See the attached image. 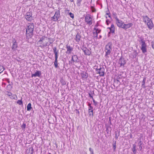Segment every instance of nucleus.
I'll use <instances>...</instances> for the list:
<instances>
[{"instance_id":"aec40b11","label":"nucleus","mask_w":154,"mask_h":154,"mask_svg":"<svg viewBox=\"0 0 154 154\" xmlns=\"http://www.w3.org/2000/svg\"><path fill=\"white\" fill-rule=\"evenodd\" d=\"M41 75V72L40 71H37L35 73L32 74V77L33 76H40Z\"/></svg>"},{"instance_id":"8fccbe9b","label":"nucleus","mask_w":154,"mask_h":154,"mask_svg":"<svg viewBox=\"0 0 154 154\" xmlns=\"http://www.w3.org/2000/svg\"><path fill=\"white\" fill-rule=\"evenodd\" d=\"M77 113H79V112L77 110Z\"/></svg>"},{"instance_id":"cd10ccee","label":"nucleus","mask_w":154,"mask_h":154,"mask_svg":"<svg viewBox=\"0 0 154 154\" xmlns=\"http://www.w3.org/2000/svg\"><path fill=\"white\" fill-rule=\"evenodd\" d=\"M31 104L30 103H29L27 107V111H30L31 109L32 108V107H31Z\"/></svg>"},{"instance_id":"a211bd4d","label":"nucleus","mask_w":154,"mask_h":154,"mask_svg":"<svg viewBox=\"0 0 154 154\" xmlns=\"http://www.w3.org/2000/svg\"><path fill=\"white\" fill-rule=\"evenodd\" d=\"M53 52L55 55V57H58V50L57 49L56 47H54L53 48Z\"/></svg>"},{"instance_id":"4be33fe9","label":"nucleus","mask_w":154,"mask_h":154,"mask_svg":"<svg viewBox=\"0 0 154 154\" xmlns=\"http://www.w3.org/2000/svg\"><path fill=\"white\" fill-rule=\"evenodd\" d=\"M110 32L112 33H114L115 31V27L113 24L111 25L110 28H109Z\"/></svg>"},{"instance_id":"4c0bfd02","label":"nucleus","mask_w":154,"mask_h":154,"mask_svg":"<svg viewBox=\"0 0 154 154\" xmlns=\"http://www.w3.org/2000/svg\"><path fill=\"white\" fill-rule=\"evenodd\" d=\"M142 87L143 88H146V87L145 85V84H142Z\"/></svg>"},{"instance_id":"473e14b6","label":"nucleus","mask_w":154,"mask_h":154,"mask_svg":"<svg viewBox=\"0 0 154 154\" xmlns=\"http://www.w3.org/2000/svg\"><path fill=\"white\" fill-rule=\"evenodd\" d=\"M26 127V124L25 123H23V125L21 126V127L23 129H25Z\"/></svg>"},{"instance_id":"7c9ffc66","label":"nucleus","mask_w":154,"mask_h":154,"mask_svg":"<svg viewBox=\"0 0 154 154\" xmlns=\"http://www.w3.org/2000/svg\"><path fill=\"white\" fill-rule=\"evenodd\" d=\"M139 140V142L138 143V145L139 146H140V145H142L143 144V142L140 139H138Z\"/></svg>"},{"instance_id":"72a5a7b5","label":"nucleus","mask_w":154,"mask_h":154,"mask_svg":"<svg viewBox=\"0 0 154 154\" xmlns=\"http://www.w3.org/2000/svg\"><path fill=\"white\" fill-rule=\"evenodd\" d=\"M93 101L94 103V104L95 106H96L97 104V102L94 99V98H93Z\"/></svg>"},{"instance_id":"6e6552de","label":"nucleus","mask_w":154,"mask_h":154,"mask_svg":"<svg viewBox=\"0 0 154 154\" xmlns=\"http://www.w3.org/2000/svg\"><path fill=\"white\" fill-rule=\"evenodd\" d=\"M141 50L142 52L144 54L147 51L146 45L145 42L143 41H141Z\"/></svg>"},{"instance_id":"f03ea898","label":"nucleus","mask_w":154,"mask_h":154,"mask_svg":"<svg viewBox=\"0 0 154 154\" xmlns=\"http://www.w3.org/2000/svg\"><path fill=\"white\" fill-rule=\"evenodd\" d=\"M143 21L146 23L149 29H152L153 27V24L152 21L147 16L143 17Z\"/></svg>"},{"instance_id":"39448f33","label":"nucleus","mask_w":154,"mask_h":154,"mask_svg":"<svg viewBox=\"0 0 154 154\" xmlns=\"http://www.w3.org/2000/svg\"><path fill=\"white\" fill-rule=\"evenodd\" d=\"M96 72L100 74V76H103L104 74L105 69L103 66H97L96 68Z\"/></svg>"},{"instance_id":"b1692460","label":"nucleus","mask_w":154,"mask_h":154,"mask_svg":"<svg viewBox=\"0 0 154 154\" xmlns=\"http://www.w3.org/2000/svg\"><path fill=\"white\" fill-rule=\"evenodd\" d=\"M80 75H80V76H81L82 77H85L86 76H87V74L84 72H82L80 73Z\"/></svg>"},{"instance_id":"6e6d98bb","label":"nucleus","mask_w":154,"mask_h":154,"mask_svg":"<svg viewBox=\"0 0 154 154\" xmlns=\"http://www.w3.org/2000/svg\"><path fill=\"white\" fill-rule=\"evenodd\" d=\"M109 17H110V16L109 15Z\"/></svg>"},{"instance_id":"f704fd0d","label":"nucleus","mask_w":154,"mask_h":154,"mask_svg":"<svg viewBox=\"0 0 154 154\" xmlns=\"http://www.w3.org/2000/svg\"><path fill=\"white\" fill-rule=\"evenodd\" d=\"M29 151H31V152L30 153V154H32L33 153V149L32 148H30L29 149Z\"/></svg>"},{"instance_id":"393cba45","label":"nucleus","mask_w":154,"mask_h":154,"mask_svg":"<svg viewBox=\"0 0 154 154\" xmlns=\"http://www.w3.org/2000/svg\"><path fill=\"white\" fill-rule=\"evenodd\" d=\"M60 82L63 85H64L66 84V82L63 78H61Z\"/></svg>"},{"instance_id":"de8ad7c7","label":"nucleus","mask_w":154,"mask_h":154,"mask_svg":"<svg viewBox=\"0 0 154 154\" xmlns=\"http://www.w3.org/2000/svg\"><path fill=\"white\" fill-rule=\"evenodd\" d=\"M91 154H94L93 151H92L91 152Z\"/></svg>"},{"instance_id":"f3484780","label":"nucleus","mask_w":154,"mask_h":154,"mask_svg":"<svg viewBox=\"0 0 154 154\" xmlns=\"http://www.w3.org/2000/svg\"><path fill=\"white\" fill-rule=\"evenodd\" d=\"M17 47V45L16 42L15 41L14 42L13 41V45L11 47L12 50L13 51H15Z\"/></svg>"},{"instance_id":"58836bf2","label":"nucleus","mask_w":154,"mask_h":154,"mask_svg":"<svg viewBox=\"0 0 154 154\" xmlns=\"http://www.w3.org/2000/svg\"><path fill=\"white\" fill-rule=\"evenodd\" d=\"M113 150L114 151L116 149V145H113Z\"/></svg>"},{"instance_id":"6ab92c4d","label":"nucleus","mask_w":154,"mask_h":154,"mask_svg":"<svg viewBox=\"0 0 154 154\" xmlns=\"http://www.w3.org/2000/svg\"><path fill=\"white\" fill-rule=\"evenodd\" d=\"M119 63L120 64L121 66H123L125 63L124 59L122 58H120L119 60Z\"/></svg>"},{"instance_id":"f257e3e1","label":"nucleus","mask_w":154,"mask_h":154,"mask_svg":"<svg viewBox=\"0 0 154 154\" xmlns=\"http://www.w3.org/2000/svg\"><path fill=\"white\" fill-rule=\"evenodd\" d=\"M34 25L33 23H29L27 25L26 30V37L31 38L33 35V29Z\"/></svg>"},{"instance_id":"c85d7f7f","label":"nucleus","mask_w":154,"mask_h":154,"mask_svg":"<svg viewBox=\"0 0 154 154\" xmlns=\"http://www.w3.org/2000/svg\"><path fill=\"white\" fill-rule=\"evenodd\" d=\"M5 69L3 66H2L0 65V73L2 72Z\"/></svg>"},{"instance_id":"1a4fd4ad","label":"nucleus","mask_w":154,"mask_h":154,"mask_svg":"<svg viewBox=\"0 0 154 154\" xmlns=\"http://www.w3.org/2000/svg\"><path fill=\"white\" fill-rule=\"evenodd\" d=\"M92 18L89 15H87L85 17V22L90 25L92 24Z\"/></svg>"},{"instance_id":"4468645a","label":"nucleus","mask_w":154,"mask_h":154,"mask_svg":"<svg viewBox=\"0 0 154 154\" xmlns=\"http://www.w3.org/2000/svg\"><path fill=\"white\" fill-rule=\"evenodd\" d=\"M132 25L133 24L132 23H131L126 24H123L122 28H123L125 29H127L131 27Z\"/></svg>"},{"instance_id":"423d86ee","label":"nucleus","mask_w":154,"mask_h":154,"mask_svg":"<svg viewBox=\"0 0 154 154\" xmlns=\"http://www.w3.org/2000/svg\"><path fill=\"white\" fill-rule=\"evenodd\" d=\"M98 25L97 24L95 26L93 32V35L94 38L97 37V34L100 32V29H99L97 27Z\"/></svg>"},{"instance_id":"3c124183","label":"nucleus","mask_w":154,"mask_h":154,"mask_svg":"<svg viewBox=\"0 0 154 154\" xmlns=\"http://www.w3.org/2000/svg\"><path fill=\"white\" fill-rule=\"evenodd\" d=\"M70 1L72 2H73V0H70Z\"/></svg>"},{"instance_id":"f8f14e48","label":"nucleus","mask_w":154,"mask_h":154,"mask_svg":"<svg viewBox=\"0 0 154 154\" xmlns=\"http://www.w3.org/2000/svg\"><path fill=\"white\" fill-rule=\"evenodd\" d=\"M82 50L85 55H89L91 53V51L86 48L83 47L82 48Z\"/></svg>"},{"instance_id":"c756f323","label":"nucleus","mask_w":154,"mask_h":154,"mask_svg":"<svg viewBox=\"0 0 154 154\" xmlns=\"http://www.w3.org/2000/svg\"><path fill=\"white\" fill-rule=\"evenodd\" d=\"M17 103L19 105H23V102L21 100H18L17 101Z\"/></svg>"},{"instance_id":"09e8293b","label":"nucleus","mask_w":154,"mask_h":154,"mask_svg":"<svg viewBox=\"0 0 154 154\" xmlns=\"http://www.w3.org/2000/svg\"><path fill=\"white\" fill-rule=\"evenodd\" d=\"M88 106L89 107L91 106V104L89 103H88Z\"/></svg>"},{"instance_id":"49530a36","label":"nucleus","mask_w":154,"mask_h":154,"mask_svg":"<svg viewBox=\"0 0 154 154\" xmlns=\"http://www.w3.org/2000/svg\"><path fill=\"white\" fill-rule=\"evenodd\" d=\"M89 109H93V107L91 106L89 107Z\"/></svg>"},{"instance_id":"5701e85b","label":"nucleus","mask_w":154,"mask_h":154,"mask_svg":"<svg viewBox=\"0 0 154 154\" xmlns=\"http://www.w3.org/2000/svg\"><path fill=\"white\" fill-rule=\"evenodd\" d=\"M57 58L58 57H55V61L54 62V65L56 68L58 67V64L57 61Z\"/></svg>"},{"instance_id":"ea45409f","label":"nucleus","mask_w":154,"mask_h":154,"mask_svg":"<svg viewBox=\"0 0 154 154\" xmlns=\"http://www.w3.org/2000/svg\"><path fill=\"white\" fill-rule=\"evenodd\" d=\"M89 96L90 97H91L92 98V99H93V96L91 94L89 93Z\"/></svg>"},{"instance_id":"2eb2a0df","label":"nucleus","mask_w":154,"mask_h":154,"mask_svg":"<svg viewBox=\"0 0 154 154\" xmlns=\"http://www.w3.org/2000/svg\"><path fill=\"white\" fill-rule=\"evenodd\" d=\"M66 48L67 50L66 52V53L67 54H70L73 50V48L68 45H66Z\"/></svg>"},{"instance_id":"bb28decb","label":"nucleus","mask_w":154,"mask_h":154,"mask_svg":"<svg viewBox=\"0 0 154 154\" xmlns=\"http://www.w3.org/2000/svg\"><path fill=\"white\" fill-rule=\"evenodd\" d=\"M136 145L135 144H133V148L132 149V151L133 152L134 154H136Z\"/></svg>"},{"instance_id":"412c9836","label":"nucleus","mask_w":154,"mask_h":154,"mask_svg":"<svg viewBox=\"0 0 154 154\" xmlns=\"http://www.w3.org/2000/svg\"><path fill=\"white\" fill-rule=\"evenodd\" d=\"M81 37V36L80 35L79 33H77L76 36L75 38L76 41L79 42L80 41Z\"/></svg>"},{"instance_id":"dca6fc26","label":"nucleus","mask_w":154,"mask_h":154,"mask_svg":"<svg viewBox=\"0 0 154 154\" xmlns=\"http://www.w3.org/2000/svg\"><path fill=\"white\" fill-rule=\"evenodd\" d=\"M6 94L9 97H10V98L12 99H15L16 97H17L16 95L14 94L13 95H12V93L8 91H6Z\"/></svg>"},{"instance_id":"864d4df0","label":"nucleus","mask_w":154,"mask_h":154,"mask_svg":"<svg viewBox=\"0 0 154 154\" xmlns=\"http://www.w3.org/2000/svg\"><path fill=\"white\" fill-rule=\"evenodd\" d=\"M48 154H51V153H49Z\"/></svg>"},{"instance_id":"79ce46f5","label":"nucleus","mask_w":154,"mask_h":154,"mask_svg":"<svg viewBox=\"0 0 154 154\" xmlns=\"http://www.w3.org/2000/svg\"><path fill=\"white\" fill-rule=\"evenodd\" d=\"M116 141H115L114 142L113 141V144H112V145H116Z\"/></svg>"},{"instance_id":"37998d69","label":"nucleus","mask_w":154,"mask_h":154,"mask_svg":"<svg viewBox=\"0 0 154 154\" xmlns=\"http://www.w3.org/2000/svg\"><path fill=\"white\" fill-rule=\"evenodd\" d=\"M152 47L154 49V42H153L152 44Z\"/></svg>"},{"instance_id":"a878e982","label":"nucleus","mask_w":154,"mask_h":154,"mask_svg":"<svg viewBox=\"0 0 154 154\" xmlns=\"http://www.w3.org/2000/svg\"><path fill=\"white\" fill-rule=\"evenodd\" d=\"M93 109H88L89 113L90 116L91 115L92 116H93Z\"/></svg>"},{"instance_id":"c9c22d12","label":"nucleus","mask_w":154,"mask_h":154,"mask_svg":"<svg viewBox=\"0 0 154 154\" xmlns=\"http://www.w3.org/2000/svg\"><path fill=\"white\" fill-rule=\"evenodd\" d=\"M69 14L71 17L72 18H74V14L70 12L69 13Z\"/></svg>"},{"instance_id":"a18cd8bd","label":"nucleus","mask_w":154,"mask_h":154,"mask_svg":"<svg viewBox=\"0 0 154 154\" xmlns=\"http://www.w3.org/2000/svg\"><path fill=\"white\" fill-rule=\"evenodd\" d=\"M139 146V148L140 149V150H141L142 149V145H140V146Z\"/></svg>"},{"instance_id":"0eeeda50","label":"nucleus","mask_w":154,"mask_h":154,"mask_svg":"<svg viewBox=\"0 0 154 154\" xmlns=\"http://www.w3.org/2000/svg\"><path fill=\"white\" fill-rule=\"evenodd\" d=\"M60 15L59 10H57L55 13L54 15L52 17L51 20L54 21H57Z\"/></svg>"},{"instance_id":"603ef678","label":"nucleus","mask_w":154,"mask_h":154,"mask_svg":"<svg viewBox=\"0 0 154 154\" xmlns=\"http://www.w3.org/2000/svg\"><path fill=\"white\" fill-rule=\"evenodd\" d=\"M50 44H51L52 43L51 42H50Z\"/></svg>"},{"instance_id":"c03bdc74","label":"nucleus","mask_w":154,"mask_h":154,"mask_svg":"<svg viewBox=\"0 0 154 154\" xmlns=\"http://www.w3.org/2000/svg\"><path fill=\"white\" fill-rule=\"evenodd\" d=\"M89 151L90 152H91L92 151H93V149H92L91 148H89Z\"/></svg>"},{"instance_id":"a19ab883","label":"nucleus","mask_w":154,"mask_h":154,"mask_svg":"<svg viewBox=\"0 0 154 154\" xmlns=\"http://www.w3.org/2000/svg\"><path fill=\"white\" fill-rule=\"evenodd\" d=\"M119 136V135H117L116 134V136H115V137L117 139H118V137Z\"/></svg>"},{"instance_id":"5fc2aeb1","label":"nucleus","mask_w":154,"mask_h":154,"mask_svg":"<svg viewBox=\"0 0 154 154\" xmlns=\"http://www.w3.org/2000/svg\"><path fill=\"white\" fill-rule=\"evenodd\" d=\"M101 36H100V38H101Z\"/></svg>"},{"instance_id":"9d476101","label":"nucleus","mask_w":154,"mask_h":154,"mask_svg":"<svg viewBox=\"0 0 154 154\" xmlns=\"http://www.w3.org/2000/svg\"><path fill=\"white\" fill-rule=\"evenodd\" d=\"M115 19L116 20V23L117 26L119 27L122 28L124 24L123 22L120 20L117 17H116Z\"/></svg>"},{"instance_id":"20e7f679","label":"nucleus","mask_w":154,"mask_h":154,"mask_svg":"<svg viewBox=\"0 0 154 154\" xmlns=\"http://www.w3.org/2000/svg\"><path fill=\"white\" fill-rule=\"evenodd\" d=\"M112 44L111 42L108 43L106 46L105 51L106 52L105 56H107L109 55L112 51Z\"/></svg>"},{"instance_id":"9b49d317","label":"nucleus","mask_w":154,"mask_h":154,"mask_svg":"<svg viewBox=\"0 0 154 154\" xmlns=\"http://www.w3.org/2000/svg\"><path fill=\"white\" fill-rule=\"evenodd\" d=\"M32 14L31 13L27 12L25 15V18L27 20L31 21L32 20Z\"/></svg>"},{"instance_id":"7ed1b4c3","label":"nucleus","mask_w":154,"mask_h":154,"mask_svg":"<svg viewBox=\"0 0 154 154\" xmlns=\"http://www.w3.org/2000/svg\"><path fill=\"white\" fill-rule=\"evenodd\" d=\"M50 39L49 38L43 36L40 38L38 42H40V44L42 45V47H45L47 46Z\"/></svg>"},{"instance_id":"2f4dec72","label":"nucleus","mask_w":154,"mask_h":154,"mask_svg":"<svg viewBox=\"0 0 154 154\" xmlns=\"http://www.w3.org/2000/svg\"><path fill=\"white\" fill-rule=\"evenodd\" d=\"M82 0H77V4L78 6H79L80 5V3Z\"/></svg>"},{"instance_id":"ddd939ff","label":"nucleus","mask_w":154,"mask_h":154,"mask_svg":"<svg viewBox=\"0 0 154 154\" xmlns=\"http://www.w3.org/2000/svg\"><path fill=\"white\" fill-rule=\"evenodd\" d=\"M78 59V57L77 55H75L73 56H72V57L71 61L70 62L71 64H73L74 62H77Z\"/></svg>"},{"instance_id":"e433bc0d","label":"nucleus","mask_w":154,"mask_h":154,"mask_svg":"<svg viewBox=\"0 0 154 154\" xmlns=\"http://www.w3.org/2000/svg\"><path fill=\"white\" fill-rule=\"evenodd\" d=\"M146 80V78H144L142 82V84H145Z\"/></svg>"}]
</instances>
